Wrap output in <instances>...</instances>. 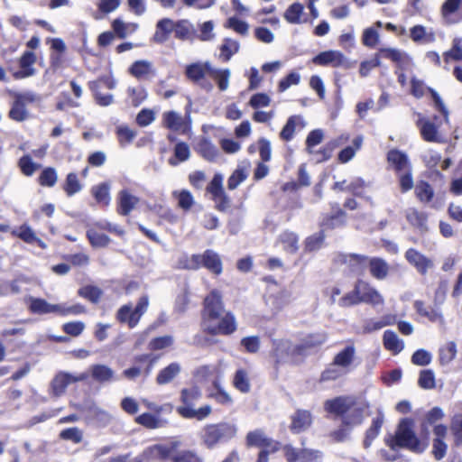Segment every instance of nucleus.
Returning a JSON list of instances; mask_svg holds the SVG:
<instances>
[{
	"label": "nucleus",
	"mask_w": 462,
	"mask_h": 462,
	"mask_svg": "<svg viewBox=\"0 0 462 462\" xmlns=\"http://www.w3.org/2000/svg\"><path fill=\"white\" fill-rule=\"evenodd\" d=\"M367 409L368 404L349 395L337 396L324 402V410L340 417L341 423L348 429H354L363 423Z\"/></svg>",
	"instance_id": "nucleus-1"
},
{
	"label": "nucleus",
	"mask_w": 462,
	"mask_h": 462,
	"mask_svg": "<svg viewBox=\"0 0 462 462\" xmlns=\"http://www.w3.org/2000/svg\"><path fill=\"white\" fill-rule=\"evenodd\" d=\"M201 397L202 392L198 385L183 388L180 393L181 405L176 408V411L184 419L204 420L212 413V407L206 404L196 409L195 405Z\"/></svg>",
	"instance_id": "nucleus-2"
},
{
	"label": "nucleus",
	"mask_w": 462,
	"mask_h": 462,
	"mask_svg": "<svg viewBox=\"0 0 462 462\" xmlns=\"http://www.w3.org/2000/svg\"><path fill=\"white\" fill-rule=\"evenodd\" d=\"M237 433V426L235 423L221 421L208 423L199 432L201 444L208 449H212L219 443H226L234 439Z\"/></svg>",
	"instance_id": "nucleus-3"
},
{
	"label": "nucleus",
	"mask_w": 462,
	"mask_h": 462,
	"mask_svg": "<svg viewBox=\"0 0 462 462\" xmlns=\"http://www.w3.org/2000/svg\"><path fill=\"white\" fill-rule=\"evenodd\" d=\"M414 423L412 420L402 419L399 425L394 437H391L386 440L387 445L392 449L397 448H406L414 452H422L427 444L423 440H420L413 431Z\"/></svg>",
	"instance_id": "nucleus-4"
},
{
	"label": "nucleus",
	"mask_w": 462,
	"mask_h": 462,
	"mask_svg": "<svg viewBox=\"0 0 462 462\" xmlns=\"http://www.w3.org/2000/svg\"><path fill=\"white\" fill-rule=\"evenodd\" d=\"M180 265L184 269L198 270L205 267L211 273L218 275L222 273V261L217 253L208 249L202 254L185 256L180 261Z\"/></svg>",
	"instance_id": "nucleus-5"
},
{
	"label": "nucleus",
	"mask_w": 462,
	"mask_h": 462,
	"mask_svg": "<svg viewBox=\"0 0 462 462\" xmlns=\"http://www.w3.org/2000/svg\"><path fill=\"white\" fill-rule=\"evenodd\" d=\"M148 305V297L143 296L139 299L134 309L131 304L123 305L116 313V319L121 323H126L130 328H134L139 323L141 317L146 312Z\"/></svg>",
	"instance_id": "nucleus-6"
},
{
	"label": "nucleus",
	"mask_w": 462,
	"mask_h": 462,
	"mask_svg": "<svg viewBox=\"0 0 462 462\" xmlns=\"http://www.w3.org/2000/svg\"><path fill=\"white\" fill-rule=\"evenodd\" d=\"M212 65L209 61L194 62L186 66L185 75L189 80L199 86L206 91L213 89V84L206 79V75L210 76Z\"/></svg>",
	"instance_id": "nucleus-7"
},
{
	"label": "nucleus",
	"mask_w": 462,
	"mask_h": 462,
	"mask_svg": "<svg viewBox=\"0 0 462 462\" xmlns=\"http://www.w3.org/2000/svg\"><path fill=\"white\" fill-rule=\"evenodd\" d=\"M189 105L185 110V116L175 111H168L162 114V125L172 132L187 134L191 129V117Z\"/></svg>",
	"instance_id": "nucleus-8"
},
{
	"label": "nucleus",
	"mask_w": 462,
	"mask_h": 462,
	"mask_svg": "<svg viewBox=\"0 0 462 462\" xmlns=\"http://www.w3.org/2000/svg\"><path fill=\"white\" fill-rule=\"evenodd\" d=\"M223 313L222 296L217 290H212L204 300L203 327L219 319Z\"/></svg>",
	"instance_id": "nucleus-9"
},
{
	"label": "nucleus",
	"mask_w": 462,
	"mask_h": 462,
	"mask_svg": "<svg viewBox=\"0 0 462 462\" xmlns=\"http://www.w3.org/2000/svg\"><path fill=\"white\" fill-rule=\"evenodd\" d=\"M291 300V293L285 290H279L275 292L269 291L264 297L266 311L270 318L277 316Z\"/></svg>",
	"instance_id": "nucleus-10"
},
{
	"label": "nucleus",
	"mask_w": 462,
	"mask_h": 462,
	"mask_svg": "<svg viewBox=\"0 0 462 462\" xmlns=\"http://www.w3.org/2000/svg\"><path fill=\"white\" fill-rule=\"evenodd\" d=\"M88 378V374L82 373L78 375L59 372L51 383V393L55 397L63 395L69 384L72 383L81 382Z\"/></svg>",
	"instance_id": "nucleus-11"
},
{
	"label": "nucleus",
	"mask_w": 462,
	"mask_h": 462,
	"mask_svg": "<svg viewBox=\"0 0 462 462\" xmlns=\"http://www.w3.org/2000/svg\"><path fill=\"white\" fill-rule=\"evenodd\" d=\"M204 329L211 335H230L236 330L235 316L230 312L222 314L217 321L208 322Z\"/></svg>",
	"instance_id": "nucleus-12"
},
{
	"label": "nucleus",
	"mask_w": 462,
	"mask_h": 462,
	"mask_svg": "<svg viewBox=\"0 0 462 462\" xmlns=\"http://www.w3.org/2000/svg\"><path fill=\"white\" fill-rule=\"evenodd\" d=\"M356 292L359 294L361 302L373 306L383 305L384 303V300L379 291L362 280L356 282Z\"/></svg>",
	"instance_id": "nucleus-13"
},
{
	"label": "nucleus",
	"mask_w": 462,
	"mask_h": 462,
	"mask_svg": "<svg viewBox=\"0 0 462 462\" xmlns=\"http://www.w3.org/2000/svg\"><path fill=\"white\" fill-rule=\"evenodd\" d=\"M36 62V55L26 51L19 59V69L13 71V77L15 79H23L32 77L36 74V69L33 67Z\"/></svg>",
	"instance_id": "nucleus-14"
},
{
	"label": "nucleus",
	"mask_w": 462,
	"mask_h": 462,
	"mask_svg": "<svg viewBox=\"0 0 462 462\" xmlns=\"http://www.w3.org/2000/svg\"><path fill=\"white\" fill-rule=\"evenodd\" d=\"M337 261L346 264L348 269L356 274H362L368 265V258L357 254H340Z\"/></svg>",
	"instance_id": "nucleus-15"
},
{
	"label": "nucleus",
	"mask_w": 462,
	"mask_h": 462,
	"mask_svg": "<svg viewBox=\"0 0 462 462\" xmlns=\"http://www.w3.org/2000/svg\"><path fill=\"white\" fill-rule=\"evenodd\" d=\"M170 456V448L164 444H156L145 448L142 454L134 457L132 462H152L167 458Z\"/></svg>",
	"instance_id": "nucleus-16"
},
{
	"label": "nucleus",
	"mask_w": 462,
	"mask_h": 462,
	"mask_svg": "<svg viewBox=\"0 0 462 462\" xmlns=\"http://www.w3.org/2000/svg\"><path fill=\"white\" fill-rule=\"evenodd\" d=\"M273 355L277 363L288 361L297 350L288 339H273Z\"/></svg>",
	"instance_id": "nucleus-17"
},
{
	"label": "nucleus",
	"mask_w": 462,
	"mask_h": 462,
	"mask_svg": "<svg viewBox=\"0 0 462 462\" xmlns=\"http://www.w3.org/2000/svg\"><path fill=\"white\" fill-rule=\"evenodd\" d=\"M28 309L32 313L37 315L51 313L59 315V311L61 310L60 304H51L43 299L34 297L28 299Z\"/></svg>",
	"instance_id": "nucleus-18"
},
{
	"label": "nucleus",
	"mask_w": 462,
	"mask_h": 462,
	"mask_svg": "<svg viewBox=\"0 0 462 462\" xmlns=\"http://www.w3.org/2000/svg\"><path fill=\"white\" fill-rule=\"evenodd\" d=\"M139 203V198L133 195L127 189H123L117 195V213L128 216Z\"/></svg>",
	"instance_id": "nucleus-19"
},
{
	"label": "nucleus",
	"mask_w": 462,
	"mask_h": 462,
	"mask_svg": "<svg viewBox=\"0 0 462 462\" xmlns=\"http://www.w3.org/2000/svg\"><path fill=\"white\" fill-rule=\"evenodd\" d=\"M355 358L356 347L348 345L335 356L333 361L348 374L352 370Z\"/></svg>",
	"instance_id": "nucleus-20"
},
{
	"label": "nucleus",
	"mask_w": 462,
	"mask_h": 462,
	"mask_svg": "<svg viewBox=\"0 0 462 462\" xmlns=\"http://www.w3.org/2000/svg\"><path fill=\"white\" fill-rule=\"evenodd\" d=\"M89 369L92 378L99 383H109L118 380L115 371L106 365H93Z\"/></svg>",
	"instance_id": "nucleus-21"
},
{
	"label": "nucleus",
	"mask_w": 462,
	"mask_h": 462,
	"mask_svg": "<svg viewBox=\"0 0 462 462\" xmlns=\"http://www.w3.org/2000/svg\"><path fill=\"white\" fill-rule=\"evenodd\" d=\"M345 56L338 51H327L320 52L313 58V62L318 65L339 67L343 65Z\"/></svg>",
	"instance_id": "nucleus-22"
},
{
	"label": "nucleus",
	"mask_w": 462,
	"mask_h": 462,
	"mask_svg": "<svg viewBox=\"0 0 462 462\" xmlns=\"http://www.w3.org/2000/svg\"><path fill=\"white\" fill-rule=\"evenodd\" d=\"M380 54L393 62H395L402 69H406L411 65V59L405 52L393 48H382Z\"/></svg>",
	"instance_id": "nucleus-23"
},
{
	"label": "nucleus",
	"mask_w": 462,
	"mask_h": 462,
	"mask_svg": "<svg viewBox=\"0 0 462 462\" xmlns=\"http://www.w3.org/2000/svg\"><path fill=\"white\" fill-rule=\"evenodd\" d=\"M312 421L311 414L305 410H299L292 416L291 430L293 432L299 433L307 430Z\"/></svg>",
	"instance_id": "nucleus-24"
},
{
	"label": "nucleus",
	"mask_w": 462,
	"mask_h": 462,
	"mask_svg": "<svg viewBox=\"0 0 462 462\" xmlns=\"http://www.w3.org/2000/svg\"><path fill=\"white\" fill-rule=\"evenodd\" d=\"M87 417L99 427H106L111 421V415L96 405H90L86 409Z\"/></svg>",
	"instance_id": "nucleus-25"
},
{
	"label": "nucleus",
	"mask_w": 462,
	"mask_h": 462,
	"mask_svg": "<svg viewBox=\"0 0 462 462\" xmlns=\"http://www.w3.org/2000/svg\"><path fill=\"white\" fill-rule=\"evenodd\" d=\"M384 421V415L382 411H378L376 416L373 419L371 426L365 432L364 445L365 448L371 446L373 440L379 435L381 428Z\"/></svg>",
	"instance_id": "nucleus-26"
},
{
	"label": "nucleus",
	"mask_w": 462,
	"mask_h": 462,
	"mask_svg": "<svg viewBox=\"0 0 462 462\" xmlns=\"http://www.w3.org/2000/svg\"><path fill=\"white\" fill-rule=\"evenodd\" d=\"M387 158L398 173L411 170V165L405 153L398 150H392L388 152Z\"/></svg>",
	"instance_id": "nucleus-27"
},
{
	"label": "nucleus",
	"mask_w": 462,
	"mask_h": 462,
	"mask_svg": "<svg viewBox=\"0 0 462 462\" xmlns=\"http://www.w3.org/2000/svg\"><path fill=\"white\" fill-rule=\"evenodd\" d=\"M383 342L384 347L394 355L400 353L404 348L403 341L393 330L384 331Z\"/></svg>",
	"instance_id": "nucleus-28"
},
{
	"label": "nucleus",
	"mask_w": 462,
	"mask_h": 462,
	"mask_svg": "<svg viewBox=\"0 0 462 462\" xmlns=\"http://www.w3.org/2000/svg\"><path fill=\"white\" fill-rule=\"evenodd\" d=\"M298 125L304 127L305 123L303 118L300 116H290L281 131V138L284 141H291L293 138L296 127Z\"/></svg>",
	"instance_id": "nucleus-29"
},
{
	"label": "nucleus",
	"mask_w": 462,
	"mask_h": 462,
	"mask_svg": "<svg viewBox=\"0 0 462 462\" xmlns=\"http://www.w3.org/2000/svg\"><path fill=\"white\" fill-rule=\"evenodd\" d=\"M175 23L168 18L160 20L156 25V32L153 35V40L156 42L162 43L168 39V35L173 31Z\"/></svg>",
	"instance_id": "nucleus-30"
},
{
	"label": "nucleus",
	"mask_w": 462,
	"mask_h": 462,
	"mask_svg": "<svg viewBox=\"0 0 462 462\" xmlns=\"http://www.w3.org/2000/svg\"><path fill=\"white\" fill-rule=\"evenodd\" d=\"M180 364L171 363L158 373L156 383L161 385L171 383L180 373Z\"/></svg>",
	"instance_id": "nucleus-31"
},
{
	"label": "nucleus",
	"mask_w": 462,
	"mask_h": 462,
	"mask_svg": "<svg viewBox=\"0 0 462 462\" xmlns=\"http://www.w3.org/2000/svg\"><path fill=\"white\" fill-rule=\"evenodd\" d=\"M91 194L97 203L102 204L105 207L109 206L111 196L110 184L108 182H103L93 186L91 189Z\"/></svg>",
	"instance_id": "nucleus-32"
},
{
	"label": "nucleus",
	"mask_w": 462,
	"mask_h": 462,
	"mask_svg": "<svg viewBox=\"0 0 462 462\" xmlns=\"http://www.w3.org/2000/svg\"><path fill=\"white\" fill-rule=\"evenodd\" d=\"M462 0H446L442 5L441 13L445 21L448 23H457L459 18L457 12Z\"/></svg>",
	"instance_id": "nucleus-33"
},
{
	"label": "nucleus",
	"mask_w": 462,
	"mask_h": 462,
	"mask_svg": "<svg viewBox=\"0 0 462 462\" xmlns=\"http://www.w3.org/2000/svg\"><path fill=\"white\" fill-rule=\"evenodd\" d=\"M368 265L372 276L377 280H383L387 276L389 265L383 259L377 257L371 258L368 260Z\"/></svg>",
	"instance_id": "nucleus-34"
},
{
	"label": "nucleus",
	"mask_w": 462,
	"mask_h": 462,
	"mask_svg": "<svg viewBox=\"0 0 462 462\" xmlns=\"http://www.w3.org/2000/svg\"><path fill=\"white\" fill-rule=\"evenodd\" d=\"M405 255L408 262L413 264L421 273H424L430 264V260L426 259L421 254L414 249H409Z\"/></svg>",
	"instance_id": "nucleus-35"
},
{
	"label": "nucleus",
	"mask_w": 462,
	"mask_h": 462,
	"mask_svg": "<svg viewBox=\"0 0 462 462\" xmlns=\"http://www.w3.org/2000/svg\"><path fill=\"white\" fill-rule=\"evenodd\" d=\"M208 397L222 405H230L233 402L232 397L225 391L218 381L213 382V390L208 393Z\"/></svg>",
	"instance_id": "nucleus-36"
},
{
	"label": "nucleus",
	"mask_w": 462,
	"mask_h": 462,
	"mask_svg": "<svg viewBox=\"0 0 462 462\" xmlns=\"http://www.w3.org/2000/svg\"><path fill=\"white\" fill-rule=\"evenodd\" d=\"M230 76V69L212 67L210 77L217 82L220 91H226L228 88Z\"/></svg>",
	"instance_id": "nucleus-37"
},
{
	"label": "nucleus",
	"mask_w": 462,
	"mask_h": 462,
	"mask_svg": "<svg viewBox=\"0 0 462 462\" xmlns=\"http://www.w3.org/2000/svg\"><path fill=\"white\" fill-rule=\"evenodd\" d=\"M280 242L282 245L284 251L290 254H294L299 249V237L298 236L290 231H285L280 236Z\"/></svg>",
	"instance_id": "nucleus-38"
},
{
	"label": "nucleus",
	"mask_w": 462,
	"mask_h": 462,
	"mask_svg": "<svg viewBox=\"0 0 462 462\" xmlns=\"http://www.w3.org/2000/svg\"><path fill=\"white\" fill-rule=\"evenodd\" d=\"M240 44L237 41L230 38H226L220 46V58L224 61H228L231 57L238 52Z\"/></svg>",
	"instance_id": "nucleus-39"
},
{
	"label": "nucleus",
	"mask_w": 462,
	"mask_h": 462,
	"mask_svg": "<svg viewBox=\"0 0 462 462\" xmlns=\"http://www.w3.org/2000/svg\"><path fill=\"white\" fill-rule=\"evenodd\" d=\"M190 156V150L186 143L179 142L174 147V157L169 160V163L176 166L179 162H186Z\"/></svg>",
	"instance_id": "nucleus-40"
},
{
	"label": "nucleus",
	"mask_w": 462,
	"mask_h": 462,
	"mask_svg": "<svg viewBox=\"0 0 462 462\" xmlns=\"http://www.w3.org/2000/svg\"><path fill=\"white\" fill-rule=\"evenodd\" d=\"M208 191L212 194L215 199L226 200V197L223 189V176L219 173L214 175L208 186Z\"/></svg>",
	"instance_id": "nucleus-41"
},
{
	"label": "nucleus",
	"mask_w": 462,
	"mask_h": 462,
	"mask_svg": "<svg viewBox=\"0 0 462 462\" xmlns=\"http://www.w3.org/2000/svg\"><path fill=\"white\" fill-rule=\"evenodd\" d=\"M89 88L93 92L96 102L101 106H107L114 101L112 94H103L100 91V82H90Z\"/></svg>",
	"instance_id": "nucleus-42"
},
{
	"label": "nucleus",
	"mask_w": 462,
	"mask_h": 462,
	"mask_svg": "<svg viewBox=\"0 0 462 462\" xmlns=\"http://www.w3.org/2000/svg\"><path fill=\"white\" fill-rule=\"evenodd\" d=\"M129 71L134 77L142 79L152 72V65L147 60H137L130 67Z\"/></svg>",
	"instance_id": "nucleus-43"
},
{
	"label": "nucleus",
	"mask_w": 462,
	"mask_h": 462,
	"mask_svg": "<svg viewBox=\"0 0 462 462\" xmlns=\"http://www.w3.org/2000/svg\"><path fill=\"white\" fill-rule=\"evenodd\" d=\"M347 373L344 371L339 365H336L333 361L321 374L320 381L328 382V381H335Z\"/></svg>",
	"instance_id": "nucleus-44"
},
{
	"label": "nucleus",
	"mask_w": 462,
	"mask_h": 462,
	"mask_svg": "<svg viewBox=\"0 0 462 462\" xmlns=\"http://www.w3.org/2000/svg\"><path fill=\"white\" fill-rule=\"evenodd\" d=\"M304 7L300 3H294L284 13V18L289 23L299 24L301 23V14Z\"/></svg>",
	"instance_id": "nucleus-45"
},
{
	"label": "nucleus",
	"mask_w": 462,
	"mask_h": 462,
	"mask_svg": "<svg viewBox=\"0 0 462 462\" xmlns=\"http://www.w3.org/2000/svg\"><path fill=\"white\" fill-rule=\"evenodd\" d=\"M234 386L241 393H246L250 391L251 385L247 373L244 369H238L234 376Z\"/></svg>",
	"instance_id": "nucleus-46"
},
{
	"label": "nucleus",
	"mask_w": 462,
	"mask_h": 462,
	"mask_svg": "<svg viewBox=\"0 0 462 462\" xmlns=\"http://www.w3.org/2000/svg\"><path fill=\"white\" fill-rule=\"evenodd\" d=\"M248 176V171L245 167H238L228 178L227 188L231 190L236 189Z\"/></svg>",
	"instance_id": "nucleus-47"
},
{
	"label": "nucleus",
	"mask_w": 462,
	"mask_h": 462,
	"mask_svg": "<svg viewBox=\"0 0 462 462\" xmlns=\"http://www.w3.org/2000/svg\"><path fill=\"white\" fill-rule=\"evenodd\" d=\"M63 189L66 194L69 197L81 190L82 185L80 184L76 173L70 172L67 175Z\"/></svg>",
	"instance_id": "nucleus-48"
},
{
	"label": "nucleus",
	"mask_w": 462,
	"mask_h": 462,
	"mask_svg": "<svg viewBox=\"0 0 462 462\" xmlns=\"http://www.w3.org/2000/svg\"><path fill=\"white\" fill-rule=\"evenodd\" d=\"M113 30L120 38H125L137 28L135 23H125L120 19H116L112 23Z\"/></svg>",
	"instance_id": "nucleus-49"
},
{
	"label": "nucleus",
	"mask_w": 462,
	"mask_h": 462,
	"mask_svg": "<svg viewBox=\"0 0 462 462\" xmlns=\"http://www.w3.org/2000/svg\"><path fill=\"white\" fill-rule=\"evenodd\" d=\"M87 236L91 245L95 247H105L110 242V238L106 235L98 233L92 228L87 231Z\"/></svg>",
	"instance_id": "nucleus-50"
},
{
	"label": "nucleus",
	"mask_w": 462,
	"mask_h": 462,
	"mask_svg": "<svg viewBox=\"0 0 462 462\" xmlns=\"http://www.w3.org/2000/svg\"><path fill=\"white\" fill-rule=\"evenodd\" d=\"M18 166L25 176H32L40 168V165L33 162L30 155L21 157L18 162Z\"/></svg>",
	"instance_id": "nucleus-51"
},
{
	"label": "nucleus",
	"mask_w": 462,
	"mask_h": 462,
	"mask_svg": "<svg viewBox=\"0 0 462 462\" xmlns=\"http://www.w3.org/2000/svg\"><path fill=\"white\" fill-rule=\"evenodd\" d=\"M325 240L323 231L310 236L305 240V250L308 252L317 251L321 248Z\"/></svg>",
	"instance_id": "nucleus-52"
},
{
	"label": "nucleus",
	"mask_w": 462,
	"mask_h": 462,
	"mask_svg": "<svg viewBox=\"0 0 462 462\" xmlns=\"http://www.w3.org/2000/svg\"><path fill=\"white\" fill-rule=\"evenodd\" d=\"M57 180L56 170L52 167L45 168L39 176V183L44 187H53Z\"/></svg>",
	"instance_id": "nucleus-53"
},
{
	"label": "nucleus",
	"mask_w": 462,
	"mask_h": 462,
	"mask_svg": "<svg viewBox=\"0 0 462 462\" xmlns=\"http://www.w3.org/2000/svg\"><path fill=\"white\" fill-rule=\"evenodd\" d=\"M199 151L201 155L208 161L215 160L218 153L216 146L207 139L202 140L199 143Z\"/></svg>",
	"instance_id": "nucleus-54"
},
{
	"label": "nucleus",
	"mask_w": 462,
	"mask_h": 462,
	"mask_svg": "<svg viewBox=\"0 0 462 462\" xmlns=\"http://www.w3.org/2000/svg\"><path fill=\"white\" fill-rule=\"evenodd\" d=\"M192 33V25L187 20H181L175 23L174 34L175 37L181 40H187Z\"/></svg>",
	"instance_id": "nucleus-55"
},
{
	"label": "nucleus",
	"mask_w": 462,
	"mask_h": 462,
	"mask_svg": "<svg viewBox=\"0 0 462 462\" xmlns=\"http://www.w3.org/2000/svg\"><path fill=\"white\" fill-rule=\"evenodd\" d=\"M457 353L456 344L454 342L447 343L439 349V363L442 365L448 364L455 357Z\"/></svg>",
	"instance_id": "nucleus-56"
},
{
	"label": "nucleus",
	"mask_w": 462,
	"mask_h": 462,
	"mask_svg": "<svg viewBox=\"0 0 462 462\" xmlns=\"http://www.w3.org/2000/svg\"><path fill=\"white\" fill-rule=\"evenodd\" d=\"M417 125L423 139L427 142H433V124L429 119L419 115Z\"/></svg>",
	"instance_id": "nucleus-57"
},
{
	"label": "nucleus",
	"mask_w": 462,
	"mask_h": 462,
	"mask_svg": "<svg viewBox=\"0 0 462 462\" xmlns=\"http://www.w3.org/2000/svg\"><path fill=\"white\" fill-rule=\"evenodd\" d=\"M450 429L457 445H462V413L455 414L451 419Z\"/></svg>",
	"instance_id": "nucleus-58"
},
{
	"label": "nucleus",
	"mask_w": 462,
	"mask_h": 462,
	"mask_svg": "<svg viewBox=\"0 0 462 462\" xmlns=\"http://www.w3.org/2000/svg\"><path fill=\"white\" fill-rule=\"evenodd\" d=\"M79 296L90 300L93 303L98 302L101 298L102 291L96 286H85L79 290Z\"/></svg>",
	"instance_id": "nucleus-59"
},
{
	"label": "nucleus",
	"mask_w": 462,
	"mask_h": 462,
	"mask_svg": "<svg viewBox=\"0 0 462 462\" xmlns=\"http://www.w3.org/2000/svg\"><path fill=\"white\" fill-rule=\"evenodd\" d=\"M267 440L268 438L265 437L263 431L261 430L250 431L246 436V444L248 446L263 447Z\"/></svg>",
	"instance_id": "nucleus-60"
},
{
	"label": "nucleus",
	"mask_w": 462,
	"mask_h": 462,
	"mask_svg": "<svg viewBox=\"0 0 462 462\" xmlns=\"http://www.w3.org/2000/svg\"><path fill=\"white\" fill-rule=\"evenodd\" d=\"M362 42L366 47H375L379 42L378 32L373 27H368L365 29L362 35Z\"/></svg>",
	"instance_id": "nucleus-61"
},
{
	"label": "nucleus",
	"mask_w": 462,
	"mask_h": 462,
	"mask_svg": "<svg viewBox=\"0 0 462 462\" xmlns=\"http://www.w3.org/2000/svg\"><path fill=\"white\" fill-rule=\"evenodd\" d=\"M60 437L65 440H70L75 444L80 443L83 439V432L77 427L68 428L60 433Z\"/></svg>",
	"instance_id": "nucleus-62"
},
{
	"label": "nucleus",
	"mask_w": 462,
	"mask_h": 462,
	"mask_svg": "<svg viewBox=\"0 0 462 462\" xmlns=\"http://www.w3.org/2000/svg\"><path fill=\"white\" fill-rule=\"evenodd\" d=\"M445 60H462V39L456 38L453 41L452 48L445 53Z\"/></svg>",
	"instance_id": "nucleus-63"
},
{
	"label": "nucleus",
	"mask_w": 462,
	"mask_h": 462,
	"mask_svg": "<svg viewBox=\"0 0 462 462\" xmlns=\"http://www.w3.org/2000/svg\"><path fill=\"white\" fill-rule=\"evenodd\" d=\"M173 462H203V459L194 451L183 450L172 457Z\"/></svg>",
	"instance_id": "nucleus-64"
}]
</instances>
